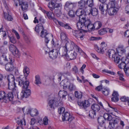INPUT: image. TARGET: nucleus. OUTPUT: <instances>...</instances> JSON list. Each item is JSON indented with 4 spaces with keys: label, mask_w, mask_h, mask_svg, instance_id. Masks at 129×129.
I'll return each mask as SVG.
<instances>
[{
    "label": "nucleus",
    "mask_w": 129,
    "mask_h": 129,
    "mask_svg": "<svg viewBox=\"0 0 129 129\" xmlns=\"http://www.w3.org/2000/svg\"><path fill=\"white\" fill-rule=\"evenodd\" d=\"M7 36L9 38L10 41L11 43L14 44L16 42V41L14 37H10L8 35Z\"/></svg>",
    "instance_id": "60"
},
{
    "label": "nucleus",
    "mask_w": 129,
    "mask_h": 129,
    "mask_svg": "<svg viewBox=\"0 0 129 129\" xmlns=\"http://www.w3.org/2000/svg\"><path fill=\"white\" fill-rule=\"evenodd\" d=\"M68 88L70 91H72L75 89L76 87L73 84L70 83L68 87Z\"/></svg>",
    "instance_id": "58"
},
{
    "label": "nucleus",
    "mask_w": 129,
    "mask_h": 129,
    "mask_svg": "<svg viewBox=\"0 0 129 129\" xmlns=\"http://www.w3.org/2000/svg\"><path fill=\"white\" fill-rule=\"evenodd\" d=\"M12 53L14 56L18 58L19 57L20 55V52L17 48Z\"/></svg>",
    "instance_id": "48"
},
{
    "label": "nucleus",
    "mask_w": 129,
    "mask_h": 129,
    "mask_svg": "<svg viewBox=\"0 0 129 129\" xmlns=\"http://www.w3.org/2000/svg\"><path fill=\"white\" fill-rule=\"evenodd\" d=\"M98 123L101 124H102L104 123L105 120L103 117L101 116L98 117Z\"/></svg>",
    "instance_id": "51"
},
{
    "label": "nucleus",
    "mask_w": 129,
    "mask_h": 129,
    "mask_svg": "<svg viewBox=\"0 0 129 129\" xmlns=\"http://www.w3.org/2000/svg\"><path fill=\"white\" fill-rule=\"evenodd\" d=\"M61 4L54 3L53 2H49L48 5L50 10L52 11L55 8H59L60 7Z\"/></svg>",
    "instance_id": "14"
},
{
    "label": "nucleus",
    "mask_w": 129,
    "mask_h": 129,
    "mask_svg": "<svg viewBox=\"0 0 129 129\" xmlns=\"http://www.w3.org/2000/svg\"><path fill=\"white\" fill-rule=\"evenodd\" d=\"M65 111V109L64 108L62 107L59 108L58 110V112L59 114L63 113Z\"/></svg>",
    "instance_id": "61"
},
{
    "label": "nucleus",
    "mask_w": 129,
    "mask_h": 129,
    "mask_svg": "<svg viewBox=\"0 0 129 129\" xmlns=\"http://www.w3.org/2000/svg\"><path fill=\"white\" fill-rule=\"evenodd\" d=\"M112 55V58L114 57V56H116V53L113 50H109L107 52L106 55L109 58H110L111 55Z\"/></svg>",
    "instance_id": "29"
},
{
    "label": "nucleus",
    "mask_w": 129,
    "mask_h": 129,
    "mask_svg": "<svg viewBox=\"0 0 129 129\" xmlns=\"http://www.w3.org/2000/svg\"><path fill=\"white\" fill-rule=\"evenodd\" d=\"M14 97L12 92H9L7 94L4 91H0V100L3 99L7 101H12L13 100Z\"/></svg>",
    "instance_id": "2"
},
{
    "label": "nucleus",
    "mask_w": 129,
    "mask_h": 129,
    "mask_svg": "<svg viewBox=\"0 0 129 129\" xmlns=\"http://www.w3.org/2000/svg\"><path fill=\"white\" fill-rule=\"evenodd\" d=\"M73 7V5L72 3L67 2L66 3L64 8L67 10H68V8L69 10H70L72 9Z\"/></svg>",
    "instance_id": "42"
},
{
    "label": "nucleus",
    "mask_w": 129,
    "mask_h": 129,
    "mask_svg": "<svg viewBox=\"0 0 129 129\" xmlns=\"http://www.w3.org/2000/svg\"><path fill=\"white\" fill-rule=\"evenodd\" d=\"M49 34L47 33V31L46 30L44 29L41 30L40 36L42 38H45V42L46 43H48L49 41Z\"/></svg>",
    "instance_id": "13"
},
{
    "label": "nucleus",
    "mask_w": 129,
    "mask_h": 129,
    "mask_svg": "<svg viewBox=\"0 0 129 129\" xmlns=\"http://www.w3.org/2000/svg\"><path fill=\"white\" fill-rule=\"evenodd\" d=\"M35 83L36 85H38L39 84H41L40 77L39 75H37L35 76Z\"/></svg>",
    "instance_id": "39"
},
{
    "label": "nucleus",
    "mask_w": 129,
    "mask_h": 129,
    "mask_svg": "<svg viewBox=\"0 0 129 129\" xmlns=\"http://www.w3.org/2000/svg\"><path fill=\"white\" fill-rule=\"evenodd\" d=\"M86 19H79V22L77 24V27L79 30H83L85 28V22Z\"/></svg>",
    "instance_id": "15"
},
{
    "label": "nucleus",
    "mask_w": 129,
    "mask_h": 129,
    "mask_svg": "<svg viewBox=\"0 0 129 129\" xmlns=\"http://www.w3.org/2000/svg\"><path fill=\"white\" fill-rule=\"evenodd\" d=\"M124 71L126 75L127 76H129V67H127L124 69Z\"/></svg>",
    "instance_id": "64"
},
{
    "label": "nucleus",
    "mask_w": 129,
    "mask_h": 129,
    "mask_svg": "<svg viewBox=\"0 0 129 129\" xmlns=\"http://www.w3.org/2000/svg\"><path fill=\"white\" fill-rule=\"evenodd\" d=\"M12 60L10 58V57L9 55H7L5 53H4L2 54L0 57V64L1 65L4 66L5 64L4 61L12 62Z\"/></svg>",
    "instance_id": "7"
},
{
    "label": "nucleus",
    "mask_w": 129,
    "mask_h": 129,
    "mask_svg": "<svg viewBox=\"0 0 129 129\" xmlns=\"http://www.w3.org/2000/svg\"><path fill=\"white\" fill-rule=\"evenodd\" d=\"M87 5H88V6L92 7L94 5L93 0H87L86 1Z\"/></svg>",
    "instance_id": "54"
},
{
    "label": "nucleus",
    "mask_w": 129,
    "mask_h": 129,
    "mask_svg": "<svg viewBox=\"0 0 129 129\" xmlns=\"http://www.w3.org/2000/svg\"><path fill=\"white\" fill-rule=\"evenodd\" d=\"M62 116V119L63 121H71L74 119L72 115L69 113L67 112L63 113Z\"/></svg>",
    "instance_id": "10"
},
{
    "label": "nucleus",
    "mask_w": 129,
    "mask_h": 129,
    "mask_svg": "<svg viewBox=\"0 0 129 129\" xmlns=\"http://www.w3.org/2000/svg\"><path fill=\"white\" fill-rule=\"evenodd\" d=\"M94 48L95 50L98 52L102 54L104 53V50L102 49L101 48H99L97 45H95Z\"/></svg>",
    "instance_id": "44"
},
{
    "label": "nucleus",
    "mask_w": 129,
    "mask_h": 129,
    "mask_svg": "<svg viewBox=\"0 0 129 129\" xmlns=\"http://www.w3.org/2000/svg\"><path fill=\"white\" fill-rule=\"evenodd\" d=\"M22 91H24L23 93L22 92L19 96L17 94V97L19 99H22L24 97L27 98L30 95L31 93L30 90L27 88L25 89H22Z\"/></svg>",
    "instance_id": "6"
},
{
    "label": "nucleus",
    "mask_w": 129,
    "mask_h": 129,
    "mask_svg": "<svg viewBox=\"0 0 129 129\" xmlns=\"http://www.w3.org/2000/svg\"><path fill=\"white\" fill-rule=\"evenodd\" d=\"M44 30L43 25L42 24L39 23L36 25L35 27V30L39 34V32L42 30Z\"/></svg>",
    "instance_id": "26"
},
{
    "label": "nucleus",
    "mask_w": 129,
    "mask_h": 129,
    "mask_svg": "<svg viewBox=\"0 0 129 129\" xmlns=\"http://www.w3.org/2000/svg\"><path fill=\"white\" fill-rule=\"evenodd\" d=\"M77 54L76 53L73 51L71 50L67 54L68 59L71 60L75 59L76 58Z\"/></svg>",
    "instance_id": "19"
},
{
    "label": "nucleus",
    "mask_w": 129,
    "mask_h": 129,
    "mask_svg": "<svg viewBox=\"0 0 129 129\" xmlns=\"http://www.w3.org/2000/svg\"><path fill=\"white\" fill-rule=\"evenodd\" d=\"M78 6L80 8L86 9L87 6L86 1L82 0L78 2Z\"/></svg>",
    "instance_id": "25"
},
{
    "label": "nucleus",
    "mask_w": 129,
    "mask_h": 129,
    "mask_svg": "<svg viewBox=\"0 0 129 129\" xmlns=\"http://www.w3.org/2000/svg\"><path fill=\"white\" fill-rule=\"evenodd\" d=\"M85 27L89 31H92L94 30V25L93 24L89 19H86L85 22Z\"/></svg>",
    "instance_id": "8"
},
{
    "label": "nucleus",
    "mask_w": 129,
    "mask_h": 129,
    "mask_svg": "<svg viewBox=\"0 0 129 129\" xmlns=\"http://www.w3.org/2000/svg\"><path fill=\"white\" fill-rule=\"evenodd\" d=\"M76 14L79 17V19H86V10L85 9L79 8L76 11Z\"/></svg>",
    "instance_id": "4"
},
{
    "label": "nucleus",
    "mask_w": 129,
    "mask_h": 129,
    "mask_svg": "<svg viewBox=\"0 0 129 129\" xmlns=\"http://www.w3.org/2000/svg\"><path fill=\"white\" fill-rule=\"evenodd\" d=\"M48 120L47 117H45L43 118V124L44 125H47L48 124Z\"/></svg>",
    "instance_id": "56"
},
{
    "label": "nucleus",
    "mask_w": 129,
    "mask_h": 129,
    "mask_svg": "<svg viewBox=\"0 0 129 129\" xmlns=\"http://www.w3.org/2000/svg\"><path fill=\"white\" fill-rule=\"evenodd\" d=\"M94 29H98L102 26V24L100 21H96L94 24Z\"/></svg>",
    "instance_id": "40"
},
{
    "label": "nucleus",
    "mask_w": 129,
    "mask_h": 129,
    "mask_svg": "<svg viewBox=\"0 0 129 129\" xmlns=\"http://www.w3.org/2000/svg\"><path fill=\"white\" fill-rule=\"evenodd\" d=\"M23 72L24 76L26 77H27L29 73V68L27 66H25L23 68Z\"/></svg>",
    "instance_id": "37"
},
{
    "label": "nucleus",
    "mask_w": 129,
    "mask_h": 129,
    "mask_svg": "<svg viewBox=\"0 0 129 129\" xmlns=\"http://www.w3.org/2000/svg\"><path fill=\"white\" fill-rule=\"evenodd\" d=\"M117 4L116 1H110V2L109 3L108 7L110 8H118V7L117 6Z\"/></svg>",
    "instance_id": "33"
},
{
    "label": "nucleus",
    "mask_w": 129,
    "mask_h": 129,
    "mask_svg": "<svg viewBox=\"0 0 129 129\" xmlns=\"http://www.w3.org/2000/svg\"><path fill=\"white\" fill-rule=\"evenodd\" d=\"M58 95L59 96L62 97L63 98H65L67 95V93L66 91L63 90L62 91L60 90L59 92Z\"/></svg>",
    "instance_id": "38"
},
{
    "label": "nucleus",
    "mask_w": 129,
    "mask_h": 129,
    "mask_svg": "<svg viewBox=\"0 0 129 129\" xmlns=\"http://www.w3.org/2000/svg\"><path fill=\"white\" fill-rule=\"evenodd\" d=\"M129 49V47H125L123 45H120L117 48V52L118 54V55H123L125 53L126 50Z\"/></svg>",
    "instance_id": "9"
},
{
    "label": "nucleus",
    "mask_w": 129,
    "mask_h": 129,
    "mask_svg": "<svg viewBox=\"0 0 129 129\" xmlns=\"http://www.w3.org/2000/svg\"><path fill=\"white\" fill-rule=\"evenodd\" d=\"M108 28H102L98 31V33L100 35H102L106 33L108 31Z\"/></svg>",
    "instance_id": "36"
},
{
    "label": "nucleus",
    "mask_w": 129,
    "mask_h": 129,
    "mask_svg": "<svg viewBox=\"0 0 129 129\" xmlns=\"http://www.w3.org/2000/svg\"><path fill=\"white\" fill-rule=\"evenodd\" d=\"M106 0H99L102 3L99 6L100 10L102 12L106 11L108 9V6L107 4L105 3Z\"/></svg>",
    "instance_id": "11"
},
{
    "label": "nucleus",
    "mask_w": 129,
    "mask_h": 129,
    "mask_svg": "<svg viewBox=\"0 0 129 129\" xmlns=\"http://www.w3.org/2000/svg\"><path fill=\"white\" fill-rule=\"evenodd\" d=\"M121 63L118 65L119 68L120 69H123L126 68V65L129 63V60L126 57H122L121 58Z\"/></svg>",
    "instance_id": "12"
},
{
    "label": "nucleus",
    "mask_w": 129,
    "mask_h": 129,
    "mask_svg": "<svg viewBox=\"0 0 129 129\" xmlns=\"http://www.w3.org/2000/svg\"><path fill=\"white\" fill-rule=\"evenodd\" d=\"M18 4L19 5L21 6L22 10L24 11L27 8L28 4L27 2H23L22 0L21 2H20Z\"/></svg>",
    "instance_id": "28"
},
{
    "label": "nucleus",
    "mask_w": 129,
    "mask_h": 129,
    "mask_svg": "<svg viewBox=\"0 0 129 129\" xmlns=\"http://www.w3.org/2000/svg\"><path fill=\"white\" fill-rule=\"evenodd\" d=\"M101 47L102 49L104 50L106 49L107 45L104 42H102L101 44Z\"/></svg>",
    "instance_id": "63"
},
{
    "label": "nucleus",
    "mask_w": 129,
    "mask_h": 129,
    "mask_svg": "<svg viewBox=\"0 0 129 129\" xmlns=\"http://www.w3.org/2000/svg\"><path fill=\"white\" fill-rule=\"evenodd\" d=\"M73 35L77 38H79L81 35L82 34L81 31L79 30H73Z\"/></svg>",
    "instance_id": "31"
},
{
    "label": "nucleus",
    "mask_w": 129,
    "mask_h": 129,
    "mask_svg": "<svg viewBox=\"0 0 129 129\" xmlns=\"http://www.w3.org/2000/svg\"><path fill=\"white\" fill-rule=\"evenodd\" d=\"M38 114L39 113L38 111L36 109H34L32 110L30 114L31 116L34 117L38 115Z\"/></svg>",
    "instance_id": "49"
},
{
    "label": "nucleus",
    "mask_w": 129,
    "mask_h": 129,
    "mask_svg": "<svg viewBox=\"0 0 129 129\" xmlns=\"http://www.w3.org/2000/svg\"><path fill=\"white\" fill-rule=\"evenodd\" d=\"M61 6L62 5L61 4V6L59 8H55V9H54V13L56 16H58L59 15V14L60 13Z\"/></svg>",
    "instance_id": "47"
},
{
    "label": "nucleus",
    "mask_w": 129,
    "mask_h": 129,
    "mask_svg": "<svg viewBox=\"0 0 129 129\" xmlns=\"http://www.w3.org/2000/svg\"><path fill=\"white\" fill-rule=\"evenodd\" d=\"M96 112L92 110H90L89 112V116L91 118H93L94 116H96Z\"/></svg>",
    "instance_id": "55"
},
{
    "label": "nucleus",
    "mask_w": 129,
    "mask_h": 129,
    "mask_svg": "<svg viewBox=\"0 0 129 129\" xmlns=\"http://www.w3.org/2000/svg\"><path fill=\"white\" fill-rule=\"evenodd\" d=\"M113 97L111 98L112 101L114 102H116L119 100L118 94L117 92L114 91L112 94Z\"/></svg>",
    "instance_id": "24"
},
{
    "label": "nucleus",
    "mask_w": 129,
    "mask_h": 129,
    "mask_svg": "<svg viewBox=\"0 0 129 129\" xmlns=\"http://www.w3.org/2000/svg\"><path fill=\"white\" fill-rule=\"evenodd\" d=\"M120 120V119L119 118H112L111 121L109 122V125L113 128L115 127V125L118 124Z\"/></svg>",
    "instance_id": "18"
},
{
    "label": "nucleus",
    "mask_w": 129,
    "mask_h": 129,
    "mask_svg": "<svg viewBox=\"0 0 129 129\" xmlns=\"http://www.w3.org/2000/svg\"><path fill=\"white\" fill-rule=\"evenodd\" d=\"M17 122L19 126L22 129H24L25 127L26 122L25 119L24 118H23L22 119H19L17 121Z\"/></svg>",
    "instance_id": "22"
},
{
    "label": "nucleus",
    "mask_w": 129,
    "mask_h": 129,
    "mask_svg": "<svg viewBox=\"0 0 129 129\" xmlns=\"http://www.w3.org/2000/svg\"><path fill=\"white\" fill-rule=\"evenodd\" d=\"M105 120H107L109 121H111L112 119L111 115L108 113H106L104 114L103 117Z\"/></svg>",
    "instance_id": "34"
},
{
    "label": "nucleus",
    "mask_w": 129,
    "mask_h": 129,
    "mask_svg": "<svg viewBox=\"0 0 129 129\" xmlns=\"http://www.w3.org/2000/svg\"><path fill=\"white\" fill-rule=\"evenodd\" d=\"M102 39V38L100 37H91L90 38V40H100Z\"/></svg>",
    "instance_id": "62"
},
{
    "label": "nucleus",
    "mask_w": 129,
    "mask_h": 129,
    "mask_svg": "<svg viewBox=\"0 0 129 129\" xmlns=\"http://www.w3.org/2000/svg\"><path fill=\"white\" fill-rule=\"evenodd\" d=\"M60 38L62 40H67L66 35L64 33H61L60 34Z\"/></svg>",
    "instance_id": "59"
},
{
    "label": "nucleus",
    "mask_w": 129,
    "mask_h": 129,
    "mask_svg": "<svg viewBox=\"0 0 129 129\" xmlns=\"http://www.w3.org/2000/svg\"><path fill=\"white\" fill-rule=\"evenodd\" d=\"M77 103L79 106L83 107L84 108L88 107L90 105L89 102L87 100H85L82 102L80 101H78Z\"/></svg>",
    "instance_id": "16"
},
{
    "label": "nucleus",
    "mask_w": 129,
    "mask_h": 129,
    "mask_svg": "<svg viewBox=\"0 0 129 129\" xmlns=\"http://www.w3.org/2000/svg\"><path fill=\"white\" fill-rule=\"evenodd\" d=\"M63 52L62 56H65L66 57H68L67 56L68 53H67L68 49L64 46L63 47Z\"/></svg>",
    "instance_id": "53"
},
{
    "label": "nucleus",
    "mask_w": 129,
    "mask_h": 129,
    "mask_svg": "<svg viewBox=\"0 0 129 129\" xmlns=\"http://www.w3.org/2000/svg\"><path fill=\"white\" fill-rule=\"evenodd\" d=\"M7 35L6 32L4 31L0 30V39L3 38L5 39L6 38Z\"/></svg>",
    "instance_id": "43"
},
{
    "label": "nucleus",
    "mask_w": 129,
    "mask_h": 129,
    "mask_svg": "<svg viewBox=\"0 0 129 129\" xmlns=\"http://www.w3.org/2000/svg\"><path fill=\"white\" fill-rule=\"evenodd\" d=\"M118 10V8L111 7L108 10V12L109 14L110 15H115L117 11Z\"/></svg>",
    "instance_id": "20"
},
{
    "label": "nucleus",
    "mask_w": 129,
    "mask_h": 129,
    "mask_svg": "<svg viewBox=\"0 0 129 129\" xmlns=\"http://www.w3.org/2000/svg\"><path fill=\"white\" fill-rule=\"evenodd\" d=\"M26 78H23L21 79H18V84L20 86H22V89H25L27 88L29 83L28 81H26Z\"/></svg>",
    "instance_id": "5"
},
{
    "label": "nucleus",
    "mask_w": 129,
    "mask_h": 129,
    "mask_svg": "<svg viewBox=\"0 0 129 129\" xmlns=\"http://www.w3.org/2000/svg\"><path fill=\"white\" fill-rule=\"evenodd\" d=\"M58 50L54 49L50 51L49 53V57L53 59L56 58L58 55Z\"/></svg>",
    "instance_id": "17"
},
{
    "label": "nucleus",
    "mask_w": 129,
    "mask_h": 129,
    "mask_svg": "<svg viewBox=\"0 0 129 129\" xmlns=\"http://www.w3.org/2000/svg\"><path fill=\"white\" fill-rule=\"evenodd\" d=\"M75 96L76 98L78 99H81L82 96V93L80 92L76 91L75 92Z\"/></svg>",
    "instance_id": "45"
},
{
    "label": "nucleus",
    "mask_w": 129,
    "mask_h": 129,
    "mask_svg": "<svg viewBox=\"0 0 129 129\" xmlns=\"http://www.w3.org/2000/svg\"><path fill=\"white\" fill-rule=\"evenodd\" d=\"M61 83H63V89H66L68 88L70 84V82H68L67 80L63 81Z\"/></svg>",
    "instance_id": "41"
},
{
    "label": "nucleus",
    "mask_w": 129,
    "mask_h": 129,
    "mask_svg": "<svg viewBox=\"0 0 129 129\" xmlns=\"http://www.w3.org/2000/svg\"><path fill=\"white\" fill-rule=\"evenodd\" d=\"M3 3L5 9L7 11V13L5 12V10H3L4 12L3 16L4 18L8 21H11L13 20V18L10 14L9 11L8 10V7L5 1H3Z\"/></svg>",
    "instance_id": "3"
},
{
    "label": "nucleus",
    "mask_w": 129,
    "mask_h": 129,
    "mask_svg": "<svg viewBox=\"0 0 129 129\" xmlns=\"http://www.w3.org/2000/svg\"><path fill=\"white\" fill-rule=\"evenodd\" d=\"M75 45L74 42L70 41V42L67 41L65 45L64 46L67 49L71 50L72 49L75 47Z\"/></svg>",
    "instance_id": "23"
},
{
    "label": "nucleus",
    "mask_w": 129,
    "mask_h": 129,
    "mask_svg": "<svg viewBox=\"0 0 129 129\" xmlns=\"http://www.w3.org/2000/svg\"><path fill=\"white\" fill-rule=\"evenodd\" d=\"M92 110L95 112H98L100 110L99 106L97 104H94L91 106Z\"/></svg>",
    "instance_id": "32"
},
{
    "label": "nucleus",
    "mask_w": 129,
    "mask_h": 129,
    "mask_svg": "<svg viewBox=\"0 0 129 129\" xmlns=\"http://www.w3.org/2000/svg\"><path fill=\"white\" fill-rule=\"evenodd\" d=\"M7 80L9 82L8 87L9 89L12 90L13 92L16 93H17L14 76L11 74H9L8 76Z\"/></svg>",
    "instance_id": "1"
},
{
    "label": "nucleus",
    "mask_w": 129,
    "mask_h": 129,
    "mask_svg": "<svg viewBox=\"0 0 129 129\" xmlns=\"http://www.w3.org/2000/svg\"><path fill=\"white\" fill-rule=\"evenodd\" d=\"M8 63L5 65V69L8 72H11L12 71L14 68V67L12 64L10 62Z\"/></svg>",
    "instance_id": "21"
},
{
    "label": "nucleus",
    "mask_w": 129,
    "mask_h": 129,
    "mask_svg": "<svg viewBox=\"0 0 129 129\" xmlns=\"http://www.w3.org/2000/svg\"><path fill=\"white\" fill-rule=\"evenodd\" d=\"M117 54L116 53V56H114L112 58L113 60H114V62L118 63H119L120 61H121L120 58L118 56H117Z\"/></svg>",
    "instance_id": "50"
},
{
    "label": "nucleus",
    "mask_w": 129,
    "mask_h": 129,
    "mask_svg": "<svg viewBox=\"0 0 129 129\" xmlns=\"http://www.w3.org/2000/svg\"><path fill=\"white\" fill-rule=\"evenodd\" d=\"M48 105L51 108H54L58 105V103L57 102H55L54 100H51L49 101Z\"/></svg>",
    "instance_id": "27"
},
{
    "label": "nucleus",
    "mask_w": 129,
    "mask_h": 129,
    "mask_svg": "<svg viewBox=\"0 0 129 129\" xmlns=\"http://www.w3.org/2000/svg\"><path fill=\"white\" fill-rule=\"evenodd\" d=\"M51 44L52 48H54V49H56L58 50L59 49V45L58 44V42H55L53 40V39L51 41Z\"/></svg>",
    "instance_id": "30"
},
{
    "label": "nucleus",
    "mask_w": 129,
    "mask_h": 129,
    "mask_svg": "<svg viewBox=\"0 0 129 129\" xmlns=\"http://www.w3.org/2000/svg\"><path fill=\"white\" fill-rule=\"evenodd\" d=\"M16 47L13 45H10L9 47V50L12 52V53L16 49Z\"/></svg>",
    "instance_id": "57"
},
{
    "label": "nucleus",
    "mask_w": 129,
    "mask_h": 129,
    "mask_svg": "<svg viewBox=\"0 0 129 129\" xmlns=\"http://www.w3.org/2000/svg\"><path fill=\"white\" fill-rule=\"evenodd\" d=\"M102 91L104 94L105 95L107 96L109 94L110 91L108 88H105L103 89Z\"/></svg>",
    "instance_id": "46"
},
{
    "label": "nucleus",
    "mask_w": 129,
    "mask_h": 129,
    "mask_svg": "<svg viewBox=\"0 0 129 129\" xmlns=\"http://www.w3.org/2000/svg\"><path fill=\"white\" fill-rule=\"evenodd\" d=\"M0 50L2 53V54L4 53H5L7 55H8L6 53V52L7 51V49L4 46H2L1 47Z\"/></svg>",
    "instance_id": "52"
},
{
    "label": "nucleus",
    "mask_w": 129,
    "mask_h": 129,
    "mask_svg": "<svg viewBox=\"0 0 129 129\" xmlns=\"http://www.w3.org/2000/svg\"><path fill=\"white\" fill-rule=\"evenodd\" d=\"M98 11L96 8H93L90 10V12L88 13L89 14H91L93 16H96L98 14Z\"/></svg>",
    "instance_id": "35"
}]
</instances>
